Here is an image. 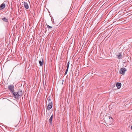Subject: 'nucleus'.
<instances>
[{
  "label": "nucleus",
  "mask_w": 132,
  "mask_h": 132,
  "mask_svg": "<svg viewBox=\"0 0 132 132\" xmlns=\"http://www.w3.org/2000/svg\"><path fill=\"white\" fill-rule=\"evenodd\" d=\"M68 69V68H67V69L65 71V73H64L65 75H66L67 74V73Z\"/></svg>",
  "instance_id": "14"
},
{
  "label": "nucleus",
  "mask_w": 132,
  "mask_h": 132,
  "mask_svg": "<svg viewBox=\"0 0 132 132\" xmlns=\"http://www.w3.org/2000/svg\"><path fill=\"white\" fill-rule=\"evenodd\" d=\"M47 100H48V101H47V102H46V103H49L50 102H52L51 101V100L50 99V98H49V99H47Z\"/></svg>",
  "instance_id": "12"
},
{
  "label": "nucleus",
  "mask_w": 132,
  "mask_h": 132,
  "mask_svg": "<svg viewBox=\"0 0 132 132\" xmlns=\"http://www.w3.org/2000/svg\"><path fill=\"white\" fill-rule=\"evenodd\" d=\"M5 6V5L4 3L1 4L0 6V10H1L4 9Z\"/></svg>",
  "instance_id": "5"
},
{
  "label": "nucleus",
  "mask_w": 132,
  "mask_h": 132,
  "mask_svg": "<svg viewBox=\"0 0 132 132\" xmlns=\"http://www.w3.org/2000/svg\"><path fill=\"white\" fill-rule=\"evenodd\" d=\"M53 118V115H52L49 119L50 123L51 124H52V122Z\"/></svg>",
  "instance_id": "10"
},
{
  "label": "nucleus",
  "mask_w": 132,
  "mask_h": 132,
  "mask_svg": "<svg viewBox=\"0 0 132 132\" xmlns=\"http://www.w3.org/2000/svg\"><path fill=\"white\" fill-rule=\"evenodd\" d=\"M24 7L25 9H27L29 8V6L28 3H27L24 2Z\"/></svg>",
  "instance_id": "6"
},
{
  "label": "nucleus",
  "mask_w": 132,
  "mask_h": 132,
  "mask_svg": "<svg viewBox=\"0 0 132 132\" xmlns=\"http://www.w3.org/2000/svg\"><path fill=\"white\" fill-rule=\"evenodd\" d=\"M126 71V70L125 68H123L120 69V70L119 71V72L122 75H124L125 72Z\"/></svg>",
  "instance_id": "2"
},
{
  "label": "nucleus",
  "mask_w": 132,
  "mask_h": 132,
  "mask_svg": "<svg viewBox=\"0 0 132 132\" xmlns=\"http://www.w3.org/2000/svg\"><path fill=\"white\" fill-rule=\"evenodd\" d=\"M52 107V102H51L48 103V105L47 106V109L48 110H50L51 109Z\"/></svg>",
  "instance_id": "4"
},
{
  "label": "nucleus",
  "mask_w": 132,
  "mask_h": 132,
  "mask_svg": "<svg viewBox=\"0 0 132 132\" xmlns=\"http://www.w3.org/2000/svg\"><path fill=\"white\" fill-rule=\"evenodd\" d=\"M8 88L10 91L12 93H13L14 91V86L13 85H9Z\"/></svg>",
  "instance_id": "1"
},
{
  "label": "nucleus",
  "mask_w": 132,
  "mask_h": 132,
  "mask_svg": "<svg viewBox=\"0 0 132 132\" xmlns=\"http://www.w3.org/2000/svg\"><path fill=\"white\" fill-rule=\"evenodd\" d=\"M117 58L119 59H121L122 55L120 53H119L118 55H117Z\"/></svg>",
  "instance_id": "9"
},
{
  "label": "nucleus",
  "mask_w": 132,
  "mask_h": 132,
  "mask_svg": "<svg viewBox=\"0 0 132 132\" xmlns=\"http://www.w3.org/2000/svg\"><path fill=\"white\" fill-rule=\"evenodd\" d=\"M22 92V91H20V92Z\"/></svg>",
  "instance_id": "17"
},
{
  "label": "nucleus",
  "mask_w": 132,
  "mask_h": 132,
  "mask_svg": "<svg viewBox=\"0 0 132 132\" xmlns=\"http://www.w3.org/2000/svg\"><path fill=\"white\" fill-rule=\"evenodd\" d=\"M69 62H68L67 64V68H69Z\"/></svg>",
  "instance_id": "15"
},
{
  "label": "nucleus",
  "mask_w": 132,
  "mask_h": 132,
  "mask_svg": "<svg viewBox=\"0 0 132 132\" xmlns=\"http://www.w3.org/2000/svg\"><path fill=\"white\" fill-rule=\"evenodd\" d=\"M85 79V78H84L83 79V80H84V79Z\"/></svg>",
  "instance_id": "16"
},
{
  "label": "nucleus",
  "mask_w": 132,
  "mask_h": 132,
  "mask_svg": "<svg viewBox=\"0 0 132 132\" xmlns=\"http://www.w3.org/2000/svg\"><path fill=\"white\" fill-rule=\"evenodd\" d=\"M39 63L41 66H42L43 65V59H42L41 60H39Z\"/></svg>",
  "instance_id": "7"
},
{
  "label": "nucleus",
  "mask_w": 132,
  "mask_h": 132,
  "mask_svg": "<svg viewBox=\"0 0 132 132\" xmlns=\"http://www.w3.org/2000/svg\"><path fill=\"white\" fill-rule=\"evenodd\" d=\"M47 27L48 29H51L52 28V27L48 25H47Z\"/></svg>",
  "instance_id": "13"
},
{
  "label": "nucleus",
  "mask_w": 132,
  "mask_h": 132,
  "mask_svg": "<svg viewBox=\"0 0 132 132\" xmlns=\"http://www.w3.org/2000/svg\"><path fill=\"white\" fill-rule=\"evenodd\" d=\"M121 86V83H117L116 86L119 89L120 88Z\"/></svg>",
  "instance_id": "8"
},
{
  "label": "nucleus",
  "mask_w": 132,
  "mask_h": 132,
  "mask_svg": "<svg viewBox=\"0 0 132 132\" xmlns=\"http://www.w3.org/2000/svg\"><path fill=\"white\" fill-rule=\"evenodd\" d=\"M2 19L4 21H5L6 22H8V20L6 19L5 18H3Z\"/></svg>",
  "instance_id": "11"
},
{
  "label": "nucleus",
  "mask_w": 132,
  "mask_h": 132,
  "mask_svg": "<svg viewBox=\"0 0 132 132\" xmlns=\"http://www.w3.org/2000/svg\"><path fill=\"white\" fill-rule=\"evenodd\" d=\"M12 93H13L14 96L16 98H18L19 96H20L21 95V94H20V93H19L18 92H14Z\"/></svg>",
  "instance_id": "3"
}]
</instances>
